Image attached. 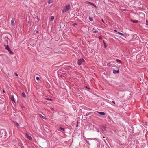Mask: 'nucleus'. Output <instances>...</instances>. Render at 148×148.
<instances>
[{"instance_id":"nucleus-17","label":"nucleus","mask_w":148,"mask_h":148,"mask_svg":"<svg viewBox=\"0 0 148 148\" xmlns=\"http://www.w3.org/2000/svg\"><path fill=\"white\" fill-rule=\"evenodd\" d=\"M15 126H16V127H18L19 126V124L17 122H15Z\"/></svg>"},{"instance_id":"nucleus-6","label":"nucleus","mask_w":148,"mask_h":148,"mask_svg":"<svg viewBox=\"0 0 148 148\" xmlns=\"http://www.w3.org/2000/svg\"><path fill=\"white\" fill-rule=\"evenodd\" d=\"M11 24L14 25V18H12L11 21Z\"/></svg>"},{"instance_id":"nucleus-15","label":"nucleus","mask_w":148,"mask_h":148,"mask_svg":"<svg viewBox=\"0 0 148 148\" xmlns=\"http://www.w3.org/2000/svg\"><path fill=\"white\" fill-rule=\"evenodd\" d=\"M52 3V0H49L48 1V4H51Z\"/></svg>"},{"instance_id":"nucleus-30","label":"nucleus","mask_w":148,"mask_h":148,"mask_svg":"<svg viewBox=\"0 0 148 148\" xmlns=\"http://www.w3.org/2000/svg\"><path fill=\"white\" fill-rule=\"evenodd\" d=\"M73 25L75 26V25H77L75 23L73 24Z\"/></svg>"},{"instance_id":"nucleus-32","label":"nucleus","mask_w":148,"mask_h":148,"mask_svg":"<svg viewBox=\"0 0 148 148\" xmlns=\"http://www.w3.org/2000/svg\"><path fill=\"white\" fill-rule=\"evenodd\" d=\"M104 42V44H105V43L104 42Z\"/></svg>"},{"instance_id":"nucleus-14","label":"nucleus","mask_w":148,"mask_h":148,"mask_svg":"<svg viewBox=\"0 0 148 148\" xmlns=\"http://www.w3.org/2000/svg\"><path fill=\"white\" fill-rule=\"evenodd\" d=\"M8 51L10 54H13V52L11 51V49H10Z\"/></svg>"},{"instance_id":"nucleus-16","label":"nucleus","mask_w":148,"mask_h":148,"mask_svg":"<svg viewBox=\"0 0 148 148\" xmlns=\"http://www.w3.org/2000/svg\"><path fill=\"white\" fill-rule=\"evenodd\" d=\"M116 61L117 62H119L120 63H121V64L122 63L121 61L120 60L117 59L116 60Z\"/></svg>"},{"instance_id":"nucleus-1","label":"nucleus","mask_w":148,"mask_h":148,"mask_svg":"<svg viewBox=\"0 0 148 148\" xmlns=\"http://www.w3.org/2000/svg\"><path fill=\"white\" fill-rule=\"evenodd\" d=\"M70 7L69 5H68L66 6H64L63 7V12H67L70 9Z\"/></svg>"},{"instance_id":"nucleus-13","label":"nucleus","mask_w":148,"mask_h":148,"mask_svg":"<svg viewBox=\"0 0 148 148\" xmlns=\"http://www.w3.org/2000/svg\"><path fill=\"white\" fill-rule=\"evenodd\" d=\"M5 48L8 51L10 49L8 45L7 46H6L5 47Z\"/></svg>"},{"instance_id":"nucleus-22","label":"nucleus","mask_w":148,"mask_h":148,"mask_svg":"<svg viewBox=\"0 0 148 148\" xmlns=\"http://www.w3.org/2000/svg\"><path fill=\"white\" fill-rule=\"evenodd\" d=\"M36 79L37 80L39 81V80H40V78H39V77H37L36 78Z\"/></svg>"},{"instance_id":"nucleus-11","label":"nucleus","mask_w":148,"mask_h":148,"mask_svg":"<svg viewBox=\"0 0 148 148\" xmlns=\"http://www.w3.org/2000/svg\"><path fill=\"white\" fill-rule=\"evenodd\" d=\"M131 21L133 23H136L138 22V21L136 20H133L132 19H131Z\"/></svg>"},{"instance_id":"nucleus-12","label":"nucleus","mask_w":148,"mask_h":148,"mask_svg":"<svg viewBox=\"0 0 148 148\" xmlns=\"http://www.w3.org/2000/svg\"><path fill=\"white\" fill-rule=\"evenodd\" d=\"M101 129L103 131H104V130H105L106 127H104V126H103L101 127Z\"/></svg>"},{"instance_id":"nucleus-23","label":"nucleus","mask_w":148,"mask_h":148,"mask_svg":"<svg viewBox=\"0 0 148 148\" xmlns=\"http://www.w3.org/2000/svg\"><path fill=\"white\" fill-rule=\"evenodd\" d=\"M46 99L47 100H50V101H52V99H49V98H46Z\"/></svg>"},{"instance_id":"nucleus-25","label":"nucleus","mask_w":148,"mask_h":148,"mask_svg":"<svg viewBox=\"0 0 148 148\" xmlns=\"http://www.w3.org/2000/svg\"><path fill=\"white\" fill-rule=\"evenodd\" d=\"M98 38L99 39H102V37L101 36H99Z\"/></svg>"},{"instance_id":"nucleus-9","label":"nucleus","mask_w":148,"mask_h":148,"mask_svg":"<svg viewBox=\"0 0 148 148\" xmlns=\"http://www.w3.org/2000/svg\"><path fill=\"white\" fill-rule=\"evenodd\" d=\"M22 97L24 98H25L26 97V94H25V93L23 92V93H22Z\"/></svg>"},{"instance_id":"nucleus-8","label":"nucleus","mask_w":148,"mask_h":148,"mask_svg":"<svg viewBox=\"0 0 148 148\" xmlns=\"http://www.w3.org/2000/svg\"><path fill=\"white\" fill-rule=\"evenodd\" d=\"M39 115L40 117L43 118L44 119H46V118L45 117L43 116L41 114H39Z\"/></svg>"},{"instance_id":"nucleus-4","label":"nucleus","mask_w":148,"mask_h":148,"mask_svg":"<svg viewBox=\"0 0 148 148\" xmlns=\"http://www.w3.org/2000/svg\"><path fill=\"white\" fill-rule=\"evenodd\" d=\"M11 99L13 103H15L14 97L13 95H12L11 97Z\"/></svg>"},{"instance_id":"nucleus-2","label":"nucleus","mask_w":148,"mask_h":148,"mask_svg":"<svg viewBox=\"0 0 148 148\" xmlns=\"http://www.w3.org/2000/svg\"><path fill=\"white\" fill-rule=\"evenodd\" d=\"M85 61L84 60L83 58L79 59L77 61V64L78 65L80 66L83 64Z\"/></svg>"},{"instance_id":"nucleus-18","label":"nucleus","mask_w":148,"mask_h":148,"mask_svg":"<svg viewBox=\"0 0 148 148\" xmlns=\"http://www.w3.org/2000/svg\"><path fill=\"white\" fill-rule=\"evenodd\" d=\"M54 17L53 16H52L51 17V18H50V20L51 21H53L54 19Z\"/></svg>"},{"instance_id":"nucleus-26","label":"nucleus","mask_w":148,"mask_h":148,"mask_svg":"<svg viewBox=\"0 0 148 148\" xmlns=\"http://www.w3.org/2000/svg\"><path fill=\"white\" fill-rule=\"evenodd\" d=\"M97 32V30H96V31H93V32H94V33H96Z\"/></svg>"},{"instance_id":"nucleus-10","label":"nucleus","mask_w":148,"mask_h":148,"mask_svg":"<svg viewBox=\"0 0 148 148\" xmlns=\"http://www.w3.org/2000/svg\"><path fill=\"white\" fill-rule=\"evenodd\" d=\"M119 72V70H117V71H116V70H114L113 73H118Z\"/></svg>"},{"instance_id":"nucleus-20","label":"nucleus","mask_w":148,"mask_h":148,"mask_svg":"<svg viewBox=\"0 0 148 148\" xmlns=\"http://www.w3.org/2000/svg\"><path fill=\"white\" fill-rule=\"evenodd\" d=\"M118 34L123 36H124V34L122 33H121V32H118Z\"/></svg>"},{"instance_id":"nucleus-31","label":"nucleus","mask_w":148,"mask_h":148,"mask_svg":"<svg viewBox=\"0 0 148 148\" xmlns=\"http://www.w3.org/2000/svg\"><path fill=\"white\" fill-rule=\"evenodd\" d=\"M3 93H4V90H3Z\"/></svg>"},{"instance_id":"nucleus-24","label":"nucleus","mask_w":148,"mask_h":148,"mask_svg":"<svg viewBox=\"0 0 148 148\" xmlns=\"http://www.w3.org/2000/svg\"><path fill=\"white\" fill-rule=\"evenodd\" d=\"M146 25H148V20H146Z\"/></svg>"},{"instance_id":"nucleus-5","label":"nucleus","mask_w":148,"mask_h":148,"mask_svg":"<svg viewBox=\"0 0 148 148\" xmlns=\"http://www.w3.org/2000/svg\"><path fill=\"white\" fill-rule=\"evenodd\" d=\"M85 3L86 4H90L91 5H93V6H94L95 7H96V6L93 3H92V2H88V1H86Z\"/></svg>"},{"instance_id":"nucleus-19","label":"nucleus","mask_w":148,"mask_h":148,"mask_svg":"<svg viewBox=\"0 0 148 148\" xmlns=\"http://www.w3.org/2000/svg\"><path fill=\"white\" fill-rule=\"evenodd\" d=\"M60 129L62 131H64V129L63 128H62V127H60Z\"/></svg>"},{"instance_id":"nucleus-27","label":"nucleus","mask_w":148,"mask_h":148,"mask_svg":"<svg viewBox=\"0 0 148 148\" xmlns=\"http://www.w3.org/2000/svg\"><path fill=\"white\" fill-rule=\"evenodd\" d=\"M112 102L114 104H115V102L114 101H112Z\"/></svg>"},{"instance_id":"nucleus-3","label":"nucleus","mask_w":148,"mask_h":148,"mask_svg":"<svg viewBox=\"0 0 148 148\" xmlns=\"http://www.w3.org/2000/svg\"><path fill=\"white\" fill-rule=\"evenodd\" d=\"M25 135L27 138L29 139V140H32V138L31 137L29 136L26 133Z\"/></svg>"},{"instance_id":"nucleus-7","label":"nucleus","mask_w":148,"mask_h":148,"mask_svg":"<svg viewBox=\"0 0 148 148\" xmlns=\"http://www.w3.org/2000/svg\"><path fill=\"white\" fill-rule=\"evenodd\" d=\"M99 114L102 115H104L105 113L104 112H98Z\"/></svg>"},{"instance_id":"nucleus-28","label":"nucleus","mask_w":148,"mask_h":148,"mask_svg":"<svg viewBox=\"0 0 148 148\" xmlns=\"http://www.w3.org/2000/svg\"><path fill=\"white\" fill-rule=\"evenodd\" d=\"M15 75L16 76H18V74L16 73H15Z\"/></svg>"},{"instance_id":"nucleus-29","label":"nucleus","mask_w":148,"mask_h":148,"mask_svg":"<svg viewBox=\"0 0 148 148\" xmlns=\"http://www.w3.org/2000/svg\"><path fill=\"white\" fill-rule=\"evenodd\" d=\"M102 21L103 22V23L104 22V20L103 19H102Z\"/></svg>"},{"instance_id":"nucleus-21","label":"nucleus","mask_w":148,"mask_h":148,"mask_svg":"<svg viewBox=\"0 0 148 148\" xmlns=\"http://www.w3.org/2000/svg\"><path fill=\"white\" fill-rule=\"evenodd\" d=\"M89 18L91 21H92L93 20V18L90 17H89Z\"/></svg>"}]
</instances>
